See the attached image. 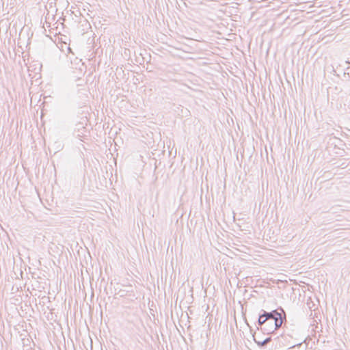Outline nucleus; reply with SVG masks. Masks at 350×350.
Returning a JSON list of instances; mask_svg holds the SVG:
<instances>
[{
	"label": "nucleus",
	"instance_id": "f257e3e1",
	"mask_svg": "<svg viewBox=\"0 0 350 350\" xmlns=\"http://www.w3.org/2000/svg\"><path fill=\"white\" fill-rule=\"evenodd\" d=\"M268 322L269 324L274 323V330L279 327L282 324V320L275 318L272 314H265L259 317L258 323L262 325L265 322Z\"/></svg>",
	"mask_w": 350,
	"mask_h": 350
},
{
	"label": "nucleus",
	"instance_id": "f03ea898",
	"mask_svg": "<svg viewBox=\"0 0 350 350\" xmlns=\"http://www.w3.org/2000/svg\"><path fill=\"white\" fill-rule=\"evenodd\" d=\"M256 342L259 345V346H263L265 344H266L267 342H268L269 341H270V338H267V339H265L264 341L261 342V341H258V340H256Z\"/></svg>",
	"mask_w": 350,
	"mask_h": 350
}]
</instances>
